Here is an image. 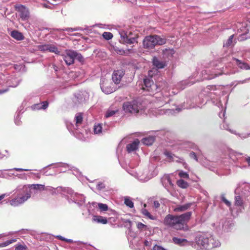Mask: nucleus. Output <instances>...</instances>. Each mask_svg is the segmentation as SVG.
Wrapping results in <instances>:
<instances>
[{
    "label": "nucleus",
    "mask_w": 250,
    "mask_h": 250,
    "mask_svg": "<svg viewBox=\"0 0 250 250\" xmlns=\"http://www.w3.org/2000/svg\"><path fill=\"white\" fill-rule=\"evenodd\" d=\"M46 189L44 185L42 184L18 186L14 190L17 196L9 201L10 204L14 207L19 206L25 202L32 195Z\"/></svg>",
    "instance_id": "obj_1"
},
{
    "label": "nucleus",
    "mask_w": 250,
    "mask_h": 250,
    "mask_svg": "<svg viewBox=\"0 0 250 250\" xmlns=\"http://www.w3.org/2000/svg\"><path fill=\"white\" fill-rule=\"evenodd\" d=\"M242 153H238L234 151H231L229 153V161L225 160H223L222 165L220 167L219 172L217 171L216 173L219 175H226L230 173V170L228 167V164L233 162L236 166L241 168H246L247 166L242 165L243 162H247L248 164V166L250 167V157L249 156H241Z\"/></svg>",
    "instance_id": "obj_2"
},
{
    "label": "nucleus",
    "mask_w": 250,
    "mask_h": 250,
    "mask_svg": "<svg viewBox=\"0 0 250 250\" xmlns=\"http://www.w3.org/2000/svg\"><path fill=\"white\" fill-rule=\"evenodd\" d=\"M205 94L203 93H200L198 96L195 97L190 100V102H187L186 105L185 104L180 105L176 106L175 104L173 105L176 106L174 109H160L159 110V114H166L167 115H172L179 112L182 109H188L199 107L201 108L202 104H206L207 98L205 97L204 98Z\"/></svg>",
    "instance_id": "obj_3"
},
{
    "label": "nucleus",
    "mask_w": 250,
    "mask_h": 250,
    "mask_svg": "<svg viewBox=\"0 0 250 250\" xmlns=\"http://www.w3.org/2000/svg\"><path fill=\"white\" fill-rule=\"evenodd\" d=\"M120 35L119 41L124 44L137 43L140 32L136 26L128 24L120 26L118 29Z\"/></svg>",
    "instance_id": "obj_4"
},
{
    "label": "nucleus",
    "mask_w": 250,
    "mask_h": 250,
    "mask_svg": "<svg viewBox=\"0 0 250 250\" xmlns=\"http://www.w3.org/2000/svg\"><path fill=\"white\" fill-rule=\"evenodd\" d=\"M192 212H187L180 215H167L164 219V224L177 230L184 228L185 224L190 219Z\"/></svg>",
    "instance_id": "obj_5"
},
{
    "label": "nucleus",
    "mask_w": 250,
    "mask_h": 250,
    "mask_svg": "<svg viewBox=\"0 0 250 250\" xmlns=\"http://www.w3.org/2000/svg\"><path fill=\"white\" fill-rule=\"evenodd\" d=\"M195 242L203 250H210L221 245L220 241L209 234H198L195 238Z\"/></svg>",
    "instance_id": "obj_6"
},
{
    "label": "nucleus",
    "mask_w": 250,
    "mask_h": 250,
    "mask_svg": "<svg viewBox=\"0 0 250 250\" xmlns=\"http://www.w3.org/2000/svg\"><path fill=\"white\" fill-rule=\"evenodd\" d=\"M62 192L70 203H74L79 206H81L85 203V199L83 195L74 192L71 188H64Z\"/></svg>",
    "instance_id": "obj_7"
},
{
    "label": "nucleus",
    "mask_w": 250,
    "mask_h": 250,
    "mask_svg": "<svg viewBox=\"0 0 250 250\" xmlns=\"http://www.w3.org/2000/svg\"><path fill=\"white\" fill-rule=\"evenodd\" d=\"M166 43V39L158 35L146 36L143 40L144 47L146 49H152L156 45H162Z\"/></svg>",
    "instance_id": "obj_8"
},
{
    "label": "nucleus",
    "mask_w": 250,
    "mask_h": 250,
    "mask_svg": "<svg viewBox=\"0 0 250 250\" xmlns=\"http://www.w3.org/2000/svg\"><path fill=\"white\" fill-rule=\"evenodd\" d=\"M234 35H232L229 38L223 42V49L224 53L222 54L221 61L224 63H227L231 59L230 56L231 50L229 48L234 46L236 43V40L234 39Z\"/></svg>",
    "instance_id": "obj_9"
},
{
    "label": "nucleus",
    "mask_w": 250,
    "mask_h": 250,
    "mask_svg": "<svg viewBox=\"0 0 250 250\" xmlns=\"http://www.w3.org/2000/svg\"><path fill=\"white\" fill-rule=\"evenodd\" d=\"M123 108L125 112L136 114L144 109L142 102L139 100H134L132 101L124 103Z\"/></svg>",
    "instance_id": "obj_10"
},
{
    "label": "nucleus",
    "mask_w": 250,
    "mask_h": 250,
    "mask_svg": "<svg viewBox=\"0 0 250 250\" xmlns=\"http://www.w3.org/2000/svg\"><path fill=\"white\" fill-rule=\"evenodd\" d=\"M128 173L142 182H147L150 179L147 169L139 170L138 171H136L135 169H131L128 171Z\"/></svg>",
    "instance_id": "obj_11"
},
{
    "label": "nucleus",
    "mask_w": 250,
    "mask_h": 250,
    "mask_svg": "<svg viewBox=\"0 0 250 250\" xmlns=\"http://www.w3.org/2000/svg\"><path fill=\"white\" fill-rule=\"evenodd\" d=\"M169 92L165 91L163 93H157L155 96V102L159 106H162L170 103L171 101Z\"/></svg>",
    "instance_id": "obj_12"
},
{
    "label": "nucleus",
    "mask_w": 250,
    "mask_h": 250,
    "mask_svg": "<svg viewBox=\"0 0 250 250\" xmlns=\"http://www.w3.org/2000/svg\"><path fill=\"white\" fill-rule=\"evenodd\" d=\"M235 195L246 198L250 195V184L246 183H239L235 189Z\"/></svg>",
    "instance_id": "obj_13"
},
{
    "label": "nucleus",
    "mask_w": 250,
    "mask_h": 250,
    "mask_svg": "<svg viewBox=\"0 0 250 250\" xmlns=\"http://www.w3.org/2000/svg\"><path fill=\"white\" fill-rule=\"evenodd\" d=\"M164 154L168 159L169 162H175L176 163H181L186 169H188V165L185 162L184 159L182 157H179L175 156L170 151L165 150Z\"/></svg>",
    "instance_id": "obj_14"
},
{
    "label": "nucleus",
    "mask_w": 250,
    "mask_h": 250,
    "mask_svg": "<svg viewBox=\"0 0 250 250\" xmlns=\"http://www.w3.org/2000/svg\"><path fill=\"white\" fill-rule=\"evenodd\" d=\"M100 87L102 91L106 94H111L116 91V88L112 86V84L104 78H102Z\"/></svg>",
    "instance_id": "obj_15"
},
{
    "label": "nucleus",
    "mask_w": 250,
    "mask_h": 250,
    "mask_svg": "<svg viewBox=\"0 0 250 250\" xmlns=\"http://www.w3.org/2000/svg\"><path fill=\"white\" fill-rule=\"evenodd\" d=\"M144 86L143 89L147 91L150 94L157 91L158 87L156 84L154 83L151 78H146L144 79Z\"/></svg>",
    "instance_id": "obj_16"
},
{
    "label": "nucleus",
    "mask_w": 250,
    "mask_h": 250,
    "mask_svg": "<svg viewBox=\"0 0 250 250\" xmlns=\"http://www.w3.org/2000/svg\"><path fill=\"white\" fill-rule=\"evenodd\" d=\"M89 98V95L85 91H80L75 94L73 102L76 104H83Z\"/></svg>",
    "instance_id": "obj_17"
},
{
    "label": "nucleus",
    "mask_w": 250,
    "mask_h": 250,
    "mask_svg": "<svg viewBox=\"0 0 250 250\" xmlns=\"http://www.w3.org/2000/svg\"><path fill=\"white\" fill-rule=\"evenodd\" d=\"M74 50H66L65 53L62 55L63 59L67 65H70L74 63Z\"/></svg>",
    "instance_id": "obj_18"
},
{
    "label": "nucleus",
    "mask_w": 250,
    "mask_h": 250,
    "mask_svg": "<svg viewBox=\"0 0 250 250\" xmlns=\"http://www.w3.org/2000/svg\"><path fill=\"white\" fill-rule=\"evenodd\" d=\"M18 11L19 12L20 18L23 21L28 19L30 16L28 9L25 6L21 5L16 7Z\"/></svg>",
    "instance_id": "obj_19"
},
{
    "label": "nucleus",
    "mask_w": 250,
    "mask_h": 250,
    "mask_svg": "<svg viewBox=\"0 0 250 250\" xmlns=\"http://www.w3.org/2000/svg\"><path fill=\"white\" fill-rule=\"evenodd\" d=\"M193 78L190 77L188 79L182 81L176 85V88L179 90L185 89L187 86H190L195 83L196 81L192 80Z\"/></svg>",
    "instance_id": "obj_20"
},
{
    "label": "nucleus",
    "mask_w": 250,
    "mask_h": 250,
    "mask_svg": "<svg viewBox=\"0 0 250 250\" xmlns=\"http://www.w3.org/2000/svg\"><path fill=\"white\" fill-rule=\"evenodd\" d=\"M124 75L125 71L123 70L120 69L114 71L112 75L113 82L116 84L120 83Z\"/></svg>",
    "instance_id": "obj_21"
},
{
    "label": "nucleus",
    "mask_w": 250,
    "mask_h": 250,
    "mask_svg": "<svg viewBox=\"0 0 250 250\" xmlns=\"http://www.w3.org/2000/svg\"><path fill=\"white\" fill-rule=\"evenodd\" d=\"M221 92L223 93V91H218L216 92L210 91L209 93V97L211 99L212 103L214 105L217 106L218 107H222V104L221 100H220V97L215 98L214 96L215 95H220V93Z\"/></svg>",
    "instance_id": "obj_22"
},
{
    "label": "nucleus",
    "mask_w": 250,
    "mask_h": 250,
    "mask_svg": "<svg viewBox=\"0 0 250 250\" xmlns=\"http://www.w3.org/2000/svg\"><path fill=\"white\" fill-rule=\"evenodd\" d=\"M161 182L163 186L167 190H169L173 186V184L172 183L169 175H164L161 178Z\"/></svg>",
    "instance_id": "obj_23"
},
{
    "label": "nucleus",
    "mask_w": 250,
    "mask_h": 250,
    "mask_svg": "<svg viewBox=\"0 0 250 250\" xmlns=\"http://www.w3.org/2000/svg\"><path fill=\"white\" fill-rule=\"evenodd\" d=\"M21 79L13 76L8 77V80L6 82V85L9 87H15L20 83Z\"/></svg>",
    "instance_id": "obj_24"
},
{
    "label": "nucleus",
    "mask_w": 250,
    "mask_h": 250,
    "mask_svg": "<svg viewBox=\"0 0 250 250\" xmlns=\"http://www.w3.org/2000/svg\"><path fill=\"white\" fill-rule=\"evenodd\" d=\"M205 72L206 73H207V72L208 73H210L208 77H205V79H212L223 73H225L223 70H218V68H214L210 72L209 70H205Z\"/></svg>",
    "instance_id": "obj_25"
},
{
    "label": "nucleus",
    "mask_w": 250,
    "mask_h": 250,
    "mask_svg": "<svg viewBox=\"0 0 250 250\" xmlns=\"http://www.w3.org/2000/svg\"><path fill=\"white\" fill-rule=\"evenodd\" d=\"M140 142L138 139H136L132 143L126 145V150L128 153H131L136 151L138 148Z\"/></svg>",
    "instance_id": "obj_26"
},
{
    "label": "nucleus",
    "mask_w": 250,
    "mask_h": 250,
    "mask_svg": "<svg viewBox=\"0 0 250 250\" xmlns=\"http://www.w3.org/2000/svg\"><path fill=\"white\" fill-rule=\"evenodd\" d=\"M153 65L158 69H162L167 65L166 62L162 61L157 57H154L153 59Z\"/></svg>",
    "instance_id": "obj_27"
},
{
    "label": "nucleus",
    "mask_w": 250,
    "mask_h": 250,
    "mask_svg": "<svg viewBox=\"0 0 250 250\" xmlns=\"http://www.w3.org/2000/svg\"><path fill=\"white\" fill-rule=\"evenodd\" d=\"M232 59L233 63H235L241 69L245 70L250 69V67L247 63L235 58H232Z\"/></svg>",
    "instance_id": "obj_28"
},
{
    "label": "nucleus",
    "mask_w": 250,
    "mask_h": 250,
    "mask_svg": "<svg viewBox=\"0 0 250 250\" xmlns=\"http://www.w3.org/2000/svg\"><path fill=\"white\" fill-rule=\"evenodd\" d=\"M193 203H188L184 205H177L174 208L176 212H183L188 209L192 205Z\"/></svg>",
    "instance_id": "obj_29"
},
{
    "label": "nucleus",
    "mask_w": 250,
    "mask_h": 250,
    "mask_svg": "<svg viewBox=\"0 0 250 250\" xmlns=\"http://www.w3.org/2000/svg\"><path fill=\"white\" fill-rule=\"evenodd\" d=\"M175 53V51L173 49L166 48L163 50V57L170 59L172 58Z\"/></svg>",
    "instance_id": "obj_30"
},
{
    "label": "nucleus",
    "mask_w": 250,
    "mask_h": 250,
    "mask_svg": "<svg viewBox=\"0 0 250 250\" xmlns=\"http://www.w3.org/2000/svg\"><path fill=\"white\" fill-rule=\"evenodd\" d=\"M155 140V136L150 135L148 137L143 138L142 140V143L146 146L151 145Z\"/></svg>",
    "instance_id": "obj_31"
},
{
    "label": "nucleus",
    "mask_w": 250,
    "mask_h": 250,
    "mask_svg": "<svg viewBox=\"0 0 250 250\" xmlns=\"http://www.w3.org/2000/svg\"><path fill=\"white\" fill-rule=\"evenodd\" d=\"M92 221L102 224H106L107 223V220L105 217L98 215H93Z\"/></svg>",
    "instance_id": "obj_32"
},
{
    "label": "nucleus",
    "mask_w": 250,
    "mask_h": 250,
    "mask_svg": "<svg viewBox=\"0 0 250 250\" xmlns=\"http://www.w3.org/2000/svg\"><path fill=\"white\" fill-rule=\"evenodd\" d=\"M245 198L243 197L240 196V195H235V205L236 206L240 207L241 208H244V201L243 199Z\"/></svg>",
    "instance_id": "obj_33"
},
{
    "label": "nucleus",
    "mask_w": 250,
    "mask_h": 250,
    "mask_svg": "<svg viewBox=\"0 0 250 250\" xmlns=\"http://www.w3.org/2000/svg\"><path fill=\"white\" fill-rule=\"evenodd\" d=\"M11 36L17 41H21L24 39V36L21 32L17 30H13L10 33Z\"/></svg>",
    "instance_id": "obj_34"
},
{
    "label": "nucleus",
    "mask_w": 250,
    "mask_h": 250,
    "mask_svg": "<svg viewBox=\"0 0 250 250\" xmlns=\"http://www.w3.org/2000/svg\"><path fill=\"white\" fill-rule=\"evenodd\" d=\"M172 241L175 244L180 246H185L188 243V240L187 239L179 238L176 237L172 238Z\"/></svg>",
    "instance_id": "obj_35"
},
{
    "label": "nucleus",
    "mask_w": 250,
    "mask_h": 250,
    "mask_svg": "<svg viewBox=\"0 0 250 250\" xmlns=\"http://www.w3.org/2000/svg\"><path fill=\"white\" fill-rule=\"evenodd\" d=\"M93 131L95 134L99 135L103 134V132L104 130H103L102 124L96 123L93 127Z\"/></svg>",
    "instance_id": "obj_36"
},
{
    "label": "nucleus",
    "mask_w": 250,
    "mask_h": 250,
    "mask_svg": "<svg viewBox=\"0 0 250 250\" xmlns=\"http://www.w3.org/2000/svg\"><path fill=\"white\" fill-rule=\"evenodd\" d=\"M83 120V114L81 113H77L75 116L74 121L75 125L78 127L80 125L82 124Z\"/></svg>",
    "instance_id": "obj_37"
},
{
    "label": "nucleus",
    "mask_w": 250,
    "mask_h": 250,
    "mask_svg": "<svg viewBox=\"0 0 250 250\" xmlns=\"http://www.w3.org/2000/svg\"><path fill=\"white\" fill-rule=\"evenodd\" d=\"M229 132L233 133L241 139H245L249 137H250V132L248 133H237L236 131L233 130H229Z\"/></svg>",
    "instance_id": "obj_38"
},
{
    "label": "nucleus",
    "mask_w": 250,
    "mask_h": 250,
    "mask_svg": "<svg viewBox=\"0 0 250 250\" xmlns=\"http://www.w3.org/2000/svg\"><path fill=\"white\" fill-rule=\"evenodd\" d=\"M48 52L54 53L57 55L60 54V51L59 50L58 47L54 44H48Z\"/></svg>",
    "instance_id": "obj_39"
},
{
    "label": "nucleus",
    "mask_w": 250,
    "mask_h": 250,
    "mask_svg": "<svg viewBox=\"0 0 250 250\" xmlns=\"http://www.w3.org/2000/svg\"><path fill=\"white\" fill-rule=\"evenodd\" d=\"M141 213L144 215L147 218L151 219V220H156V218L155 216L151 215L150 212L147 210L146 209V208H143L141 209Z\"/></svg>",
    "instance_id": "obj_40"
},
{
    "label": "nucleus",
    "mask_w": 250,
    "mask_h": 250,
    "mask_svg": "<svg viewBox=\"0 0 250 250\" xmlns=\"http://www.w3.org/2000/svg\"><path fill=\"white\" fill-rule=\"evenodd\" d=\"M48 106V103L47 101H44L41 104H36L34 106V109H45Z\"/></svg>",
    "instance_id": "obj_41"
},
{
    "label": "nucleus",
    "mask_w": 250,
    "mask_h": 250,
    "mask_svg": "<svg viewBox=\"0 0 250 250\" xmlns=\"http://www.w3.org/2000/svg\"><path fill=\"white\" fill-rule=\"evenodd\" d=\"M74 60H76L80 62L83 63L84 61V59L82 54L76 51H74Z\"/></svg>",
    "instance_id": "obj_42"
},
{
    "label": "nucleus",
    "mask_w": 250,
    "mask_h": 250,
    "mask_svg": "<svg viewBox=\"0 0 250 250\" xmlns=\"http://www.w3.org/2000/svg\"><path fill=\"white\" fill-rule=\"evenodd\" d=\"M177 184L179 187L182 188H186L188 187V182L182 179L178 180L177 181Z\"/></svg>",
    "instance_id": "obj_43"
},
{
    "label": "nucleus",
    "mask_w": 250,
    "mask_h": 250,
    "mask_svg": "<svg viewBox=\"0 0 250 250\" xmlns=\"http://www.w3.org/2000/svg\"><path fill=\"white\" fill-rule=\"evenodd\" d=\"M118 112V110H112L111 109H108L105 114L104 117L106 118H109L114 116L117 112Z\"/></svg>",
    "instance_id": "obj_44"
},
{
    "label": "nucleus",
    "mask_w": 250,
    "mask_h": 250,
    "mask_svg": "<svg viewBox=\"0 0 250 250\" xmlns=\"http://www.w3.org/2000/svg\"><path fill=\"white\" fill-rule=\"evenodd\" d=\"M125 204L130 208H132L134 207V203L128 197H125Z\"/></svg>",
    "instance_id": "obj_45"
},
{
    "label": "nucleus",
    "mask_w": 250,
    "mask_h": 250,
    "mask_svg": "<svg viewBox=\"0 0 250 250\" xmlns=\"http://www.w3.org/2000/svg\"><path fill=\"white\" fill-rule=\"evenodd\" d=\"M28 247L24 244H17L15 246V250H27Z\"/></svg>",
    "instance_id": "obj_46"
},
{
    "label": "nucleus",
    "mask_w": 250,
    "mask_h": 250,
    "mask_svg": "<svg viewBox=\"0 0 250 250\" xmlns=\"http://www.w3.org/2000/svg\"><path fill=\"white\" fill-rule=\"evenodd\" d=\"M220 199L221 201L224 203L227 207H230L231 205V202L226 198L225 194H222L221 195Z\"/></svg>",
    "instance_id": "obj_47"
},
{
    "label": "nucleus",
    "mask_w": 250,
    "mask_h": 250,
    "mask_svg": "<svg viewBox=\"0 0 250 250\" xmlns=\"http://www.w3.org/2000/svg\"><path fill=\"white\" fill-rule=\"evenodd\" d=\"M63 1H68V0H50L47 1V3L49 4L54 6L60 4Z\"/></svg>",
    "instance_id": "obj_48"
},
{
    "label": "nucleus",
    "mask_w": 250,
    "mask_h": 250,
    "mask_svg": "<svg viewBox=\"0 0 250 250\" xmlns=\"http://www.w3.org/2000/svg\"><path fill=\"white\" fill-rule=\"evenodd\" d=\"M7 80H8V77L6 76L3 74H0V84H6V82Z\"/></svg>",
    "instance_id": "obj_49"
},
{
    "label": "nucleus",
    "mask_w": 250,
    "mask_h": 250,
    "mask_svg": "<svg viewBox=\"0 0 250 250\" xmlns=\"http://www.w3.org/2000/svg\"><path fill=\"white\" fill-rule=\"evenodd\" d=\"M136 237V234L131 229H129L127 233V238L129 240L130 238L134 239Z\"/></svg>",
    "instance_id": "obj_50"
},
{
    "label": "nucleus",
    "mask_w": 250,
    "mask_h": 250,
    "mask_svg": "<svg viewBox=\"0 0 250 250\" xmlns=\"http://www.w3.org/2000/svg\"><path fill=\"white\" fill-rule=\"evenodd\" d=\"M48 44H41L38 46V49L42 52L48 51Z\"/></svg>",
    "instance_id": "obj_51"
},
{
    "label": "nucleus",
    "mask_w": 250,
    "mask_h": 250,
    "mask_svg": "<svg viewBox=\"0 0 250 250\" xmlns=\"http://www.w3.org/2000/svg\"><path fill=\"white\" fill-rule=\"evenodd\" d=\"M103 37L105 40H109L113 38V35L110 32H104L103 34Z\"/></svg>",
    "instance_id": "obj_52"
},
{
    "label": "nucleus",
    "mask_w": 250,
    "mask_h": 250,
    "mask_svg": "<svg viewBox=\"0 0 250 250\" xmlns=\"http://www.w3.org/2000/svg\"><path fill=\"white\" fill-rule=\"evenodd\" d=\"M178 175L182 178L188 179L189 178V175L188 172H185L183 170H181L179 172Z\"/></svg>",
    "instance_id": "obj_53"
},
{
    "label": "nucleus",
    "mask_w": 250,
    "mask_h": 250,
    "mask_svg": "<svg viewBox=\"0 0 250 250\" xmlns=\"http://www.w3.org/2000/svg\"><path fill=\"white\" fill-rule=\"evenodd\" d=\"M98 206L100 210L103 211H106L108 209L107 205L105 204L98 203Z\"/></svg>",
    "instance_id": "obj_54"
},
{
    "label": "nucleus",
    "mask_w": 250,
    "mask_h": 250,
    "mask_svg": "<svg viewBox=\"0 0 250 250\" xmlns=\"http://www.w3.org/2000/svg\"><path fill=\"white\" fill-rule=\"evenodd\" d=\"M56 167H64V168H72L71 167H70L68 164H66V163H57L56 164Z\"/></svg>",
    "instance_id": "obj_55"
},
{
    "label": "nucleus",
    "mask_w": 250,
    "mask_h": 250,
    "mask_svg": "<svg viewBox=\"0 0 250 250\" xmlns=\"http://www.w3.org/2000/svg\"><path fill=\"white\" fill-rule=\"evenodd\" d=\"M16 241V239H12L11 240L6 241L5 242L1 243L2 244L3 247H5L14 242H15Z\"/></svg>",
    "instance_id": "obj_56"
},
{
    "label": "nucleus",
    "mask_w": 250,
    "mask_h": 250,
    "mask_svg": "<svg viewBox=\"0 0 250 250\" xmlns=\"http://www.w3.org/2000/svg\"><path fill=\"white\" fill-rule=\"evenodd\" d=\"M83 29L81 27H76V28H66L63 29V31H66L68 32H73L75 31H80L82 30Z\"/></svg>",
    "instance_id": "obj_57"
},
{
    "label": "nucleus",
    "mask_w": 250,
    "mask_h": 250,
    "mask_svg": "<svg viewBox=\"0 0 250 250\" xmlns=\"http://www.w3.org/2000/svg\"><path fill=\"white\" fill-rule=\"evenodd\" d=\"M189 157L191 159L195 160L196 161L198 162V157H197V153L191 151L189 153Z\"/></svg>",
    "instance_id": "obj_58"
},
{
    "label": "nucleus",
    "mask_w": 250,
    "mask_h": 250,
    "mask_svg": "<svg viewBox=\"0 0 250 250\" xmlns=\"http://www.w3.org/2000/svg\"><path fill=\"white\" fill-rule=\"evenodd\" d=\"M137 228L140 230H143L146 229L147 226L141 222H139L137 224Z\"/></svg>",
    "instance_id": "obj_59"
},
{
    "label": "nucleus",
    "mask_w": 250,
    "mask_h": 250,
    "mask_svg": "<svg viewBox=\"0 0 250 250\" xmlns=\"http://www.w3.org/2000/svg\"><path fill=\"white\" fill-rule=\"evenodd\" d=\"M20 114L19 113H18L17 114V116L16 117L15 119V124L19 125L21 124V121H20Z\"/></svg>",
    "instance_id": "obj_60"
},
{
    "label": "nucleus",
    "mask_w": 250,
    "mask_h": 250,
    "mask_svg": "<svg viewBox=\"0 0 250 250\" xmlns=\"http://www.w3.org/2000/svg\"><path fill=\"white\" fill-rule=\"evenodd\" d=\"M129 50H124L123 49H118L116 50V52L118 54L121 55H125L127 53V52H128Z\"/></svg>",
    "instance_id": "obj_61"
},
{
    "label": "nucleus",
    "mask_w": 250,
    "mask_h": 250,
    "mask_svg": "<svg viewBox=\"0 0 250 250\" xmlns=\"http://www.w3.org/2000/svg\"><path fill=\"white\" fill-rule=\"evenodd\" d=\"M153 132L154 133V135L155 136H158L159 135H163L165 133L164 130H157V131H153Z\"/></svg>",
    "instance_id": "obj_62"
},
{
    "label": "nucleus",
    "mask_w": 250,
    "mask_h": 250,
    "mask_svg": "<svg viewBox=\"0 0 250 250\" xmlns=\"http://www.w3.org/2000/svg\"><path fill=\"white\" fill-rule=\"evenodd\" d=\"M153 250H167L165 249L164 248H163L160 246L155 245L153 248Z\"/></svg>",
    "instance_id": "obj_63"
},
{
    "label": "nucleus",
    "mask_w": 250,
    "mask_h": 250,
    "mask_svg": "<svg viewBox=\"0 0 250 250\" xmlns=\"http://www.w3.org/2000/svg\"><path fill=\"white\" fill-rule=\"evenodd\" d=\"M105 188L104 185L102 183H99L97 185V189L99 190H101Z\"/></svg>",
    "instance_id": "obj_64"
}]
</instances>
